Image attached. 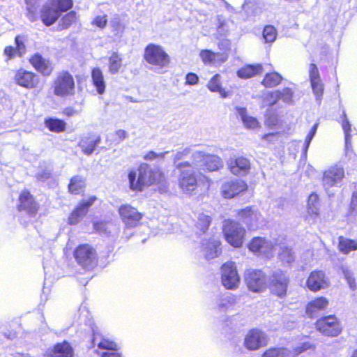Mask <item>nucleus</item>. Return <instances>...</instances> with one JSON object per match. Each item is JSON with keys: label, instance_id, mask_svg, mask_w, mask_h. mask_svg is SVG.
Segmentation results:
<instances>
[{"label": "nucleus", "instance_id": "nucleus-1", "mask_svg": "<svg viewBox=\"0 0 357 357\" xmlns=\"http://www.w3.org/2000/svg\"><path fill=\"white\" fill-rule=\"evenodd\" d=\"M138 171L137 178L135 171H130L128 176L132 190L142 191L145 187L161 180V172L158 169H152L147 165H141Z\"/></svg>", "mask_w": 357, "mask_h": 357}, {"label": "nucleus", "instance_id": "nucleus-2", "mask_svg": "<svg viewBox=\"0 0 357 357\" xmlns=\"http://www.w3.org/2000/svg\"><path fill=\"white\" fill-rule=\"evenodd\" d=\"M52 89L53 93L58 97L74 95L75 83L73 76L68 71L58 73L52 82Z\"/></svg>", "mask_w": 357, "mask_h": 357}, {"label": "nucleus", "instance_id": "nucleus-3", "mask_svg": "<svg viewBox=\"0 0 357 357\" xmlns=\"http://www.w3.org/2000/svg\"><path fill=\"white\" fill-rule=\"evenodd\" d=\"M223 233L227 242L231 246L234 248L242 246L245 229L238 222L229 220H225L223 225Z\"/></svg>", "mask_w": 357, "mask_h": 357}, {"label": "nucleus", "instance_id": "nucleus-4", "mask_svg": "<svg viewBox=\"0 0 357 357\" xmlns=\"http://www.w3.org/2000/svg\"><path fill=\"white\" fill-rule=\"evenodd\" d=\"M144 59L149 64L160 68L166 67L169 63V55L161 46L155 44H149L145 48Z\"/></svg>", "mask_w": 357, "mask_h": 357}, {"label": "nucleus", "instance_id": "nucleus-5", "mask_svg": "<svg viewBox=\"0 0 357 357\" xmlns=\"http://www.w3.org/2000/svg\"><path fill=\"white\" fill-rule=\"evenodd\" d=\"M177 168L180 169L181 174L178 178L179 187L183 193L191 195L195 190L197 185V179L194 175V172L190 168L189 162H181L177 165Z\"/></svg>", "mask_w": 357, "mask_h": 357}, {"label": "nucleus", "instance_id": "nucleus-6", "mask_svg": "<svg viewBox=\"0 0 357 357\" xmlns=\"http://www.w3.org/2000/svg\"><path fill=\"white\" fill-rule=\"evenodd\" d=\"M248 248L255 255L268 259L273 257L275 251V244L262 237L253 238L248 244Z\"/></svg>", "mask_w": 357, "mask_h": 357}, {"label": "nucleus", "instance_id": "nucleus-7", "mask_svg": "<svg viewBox=\"0 0 357 357\" xmlns=\"http://www.w3.org/2000/svg\"><path fill=\"white\" fill-rule=\"evenodd\" d=\"M245 281L248 288L254 292L263 291L267 287L266 274L260 270H248L245 273Z\"/></svg>", "mask_w": 357, "mask_h": 357}, {"label": "nucleus", "instance_id": "nucleus-8", "mask_svg": "<svg viewBox=\"0 0 357 357\" xmlns=\"http://www.w3.org/2000/svg\"><path fill=\"white\" fill-rule=\"evenodd\" d=\"M221 280L223 286L228 289L238 288L240 277L233 261H227L221 267Z\"/></svg>", "mask_w": 357, "mask_h": 357}, {"label": "nucleus", "instance_id": "nucleus-9", "mask_svg": "<svg viewBox=\"0 0 357 357\" xmlns=\"http://www.w3.org/2000/svg\"><path fill=\"white\" fill-rule=\"evenodd\" d=\"M289 282V277L283 271H275L270 278L269 289L271 292L280 298L284 297Z\"/></svg>", "mask_w": 357, "mask_h": 357}, {"label": "nucleus", "instance_id": "nucleus-10", "mask_svg": "<svg viewBox=\"0 0 357 357\" xmlns=\"http://www.w3.org/2000/svg\"><path fill=\"white\" fill-rule=\"evenodd\" d=\"M14 81L22 87L33 89L38 86L40 78L36 73L20 68L15 72Z\"/></svg>", "mask_w": 357, "mask_h": 357}, {"label": "nucleus", "instance_id": "nucleus-11", "mask_svg": "<svg viewBox=\"0 0 357 357\" xmlns=\"http://www.w3.org/2000/svg\"><path fill=\"white\" fill-rule=\"evenodd\" d=\"M316 327L319 332L328 336H337L341 331L339 321L332 315L319 319L316 323Z\"/></svg>", "mask_w": 357, "mask_h": 357}, {"label": "nucleus", "instance_id": "nucleus-12", "mask_svg": "<svg viewBox=\"0 0 357 357\" xmlns=\"http://www.w3.org/2000/svg\"><path fill=\"white\" fill-rule=\"evenodd\" d=\"M75 257L82 266L91 268L96 262L95 250L88 245L79 246L75 251Z\"/></svg>", "mask_w": 357, "mask_h": 357}, {"label": "nucleus", "instance_id": "nucleus-13", "mask_svg": "<svg viewBox=\"0 0 357 357\" xmlns=\"http://www.w3.org/2000/svg\"><path fill=\"white\" fill-rule=\"evenodd\" d=\"M268 341V336L264 332L258 329H253L245 335L244 345L248 350L254 351L265 347Z\"/></svg>", "mask_w": 357, "mask_h": 357}, {"label": "nucleus", "instance_id": "nucleus-14", "mask_svg": "<svg viewBox=\"0 0 357 357\" xmlns=\"http://www.w3.org/2000/svg\"><path fill=\"white\" fill-rule=\"evenodd\" d=\"M344 176V169L342 167L333 165L324 172L323 185L326 188H332L341 182Z\"/></svg>", "mask_w": 357, "mask_h": 357}, {"label": "nucleus", "instance_id": "nucleus-15", "mask_svg": "<svg viewBox=\"0 0 357 357\" xmlns=\"http://www.w3.org/2000/svg\"><path fill=\"white\" fill-rule=\"evenodd\" d=\"M247 190L248 185L244 181L236 179L222 185L221 195L225 199H231Z\"/></svg>", "mask_w": 357, "mask_h": 357}, {"label": "nucleus", "instance_id": "nucleus-16", "mask_svg": "<svg viewBox=\"0 0 357 357\" xmlns=\"http://www.w3.org/2000/svg\"><path fill=\"white\" fill-rule=\"evenodd\" d=\"M119 211L123 222L127 227L137 226L142 218V214L130 205L121 206Z\"/></svg>", "mask_w": 357, "mask_h": 357}, {"label": "nucleus", "instance_id": "nucleus-17", "mask_svg": "<svg viewBox=\"0 0 357 357\" xmlns=\"http://www.w3.org/2000/svg\"><path fill=\"white\" fill-rule=\"evenodd\" d=\"M306 286L312 291H318L329 286V280L324 272L321 271H312L306 282Z\"/></svg>", "mask_w": 357, "mask_h": 357}, {"label": "nucleus", "instance_id": "nucleus-18", "mask_svg": "<svg viewBox=\"0 0 357 357\" xmlns=\"http://www.w3.org/2000/svg\"><path fill=\"white\" fill-rule=\"evenodd\" d=\"M220 241L218 238L213 237L204 239L202 243V252L204 258L207 260L218 257L221 252Z\"/></svg>", "mask_w": 357, "mask_h": 357}, {"label": "nucleus", "instance_id": "nucleus-19", "mask_svg": "<svg viewBox=\"0 0 357 357\" xmlns=\"http://www.w3.org/2000/svg\"><path fill=\"white\" fill-rule=\"evenodd\" d=\"M241 220L250 229H256L261 219L260 213L252 207H246L238 212Z\"/></svg>", "mask_w": 357, "mask_h": 357}, {"label": "nucleus", "instance_id": "nucleus-20", "mask_svg": "<svg viewBox=\"0 0 357 357\" xmlns=\"http://www.w3.org/2000/svg\"><path fill=\"white\" fill-rule=\"evenodd\" d=\"M227 165L230 172L236 176L246 175L250 169V160L244 157L231 158Z\"/></svg>", "mask_w": 357, "mask_h": 357}, {"label": "nucleus", "instance_id": "nucleus-21", "mask_svg": "<svg viewBox=\"0 0 357 357\" xmlns=\"http://www.w3.org/2000/svg\"><path fill=\"white\" fill-rule=\"evenodd\" d=\"M58 3L50 1L43 6L41 10V20L46 26L53 24L61 15L60 12L56 8Z\"/></svg>", "mask_w": 357, "mask_h": 357}, {"label": "nucleus", "instance_id": "nucleus-22", "mask_svg": "<svg viewBox=\"0 0 357 357\" xmlns=\"http://www.w3.org/2000/svg\"><path fill=\"white\" fill-rule=\"evenodd\" d=\"M33 67L43 76H50L53 71L52 63L38 53L33 55L29 59Z\"/></svg>", "mask_w": 357, "mask_h": 357}, {"label": "nucleus", "instance_id": "nucleus-23", "mask_svg": "<svg viewBox=\"0 0 357 357\" xmlns=\"http://www.w3.org/2000/svg\"><path fill=\"white\" fill-rule=\"evenodd\" d=\"M328 305L329 301L326 298L317 297L307 303L305 307V313L310 318L315 317L321 311L325 310Z\"/></svg>", "mask_w": 357, "mask_h": 357}, {"label": "nucleus", "instance_id": "nucleus-24", "mask_svg": "<svg viewBox=\"0 0 357 357\" xmlns=\"http://www.w3.org/2000/svg\"><path fill=\"white\" fill-rule=\"evenodd\" d=\"M96 200L95 196L91 197L88 200L83 201L71 213L68 218V222L70 225H76L79 220L85 216L88 211V208Z\"/></svg>", "mask_w": 357, "mask_h": 357}, {"label": "nucleus", "instance_id": "nucleus-25", "mask_svg": "<svg viewBox=\"0 0 357 357\" xmlns=\"http://www.w3.org/2000/svg\"><path fill=\"white\" fill-rule=\"evenodd\" d=\"M319 217V197L317 194L312 193L308 197L307 213L305 216V219L309 223H314Z\"/></svg>", "mask_w": 357, "mask_h": 357}, {"label": "nucleus", "instance_id": "nucleus-26", "mask_svg": "<svg viewBox=\"0 0 357 357\" xmlns=\"http://www.w3.org/2000/svg\"><path fill=\"white\" fill-rule=\"evenodd\" d=\"M199 56L205 65H218L227 60V55L225 53L213 52L208 50H203Z\"/></svg>", "mask_w": 357, "mask_h": 357}, {"label": "nucleus", "instance_id": "nucleus-27", "mask_svg": "<svg viewBox=\"0 0 357 357\" xmlns=\"http://www.w3.org/2000/svg\"><path fill=\"white\" fill-rule=\"evenodd\" d=\"M19 201L20 204L18 208L20 211L24 210L30 214H35L37 212L38 206L29 192H22L20 195Z\"/></svg>", "mask_w": 357, "mask_h": 357}, {"label": "nucleus", "instance_id": "nucleus-28", "mask_svg": "<svg viewBox=\"0 0 357 357\" xmlns=\"http://www.w3.org/2000/svg\"><path fill=\"white\" fill-rule=\"evenodd\" d=\"M15 47L8 46L4 49L3 54L7 58V61L13 59L15 56H22L26 52V46L24 45V38L17 36L15 39Z\"/></svg>", "mask_w": 357, "mask_h": 357}, {"label": "nucleus", "instance_id": "nucleus-29", "mask_svg": "<svg viewBox=\"0 0 357 357\" xmlns=\"http://www.w3.org/2000/svg\"><path fill=\"white\" fill-rule=\"evenodd\" d=\"M231 21L222 15L216 16L214 22L216 38L226 36L230 30Z\"/></svg>", "mask_w": 357, "mask_h": 357}, {"label": "nucleus", "instance_id": "nucleus-30", "mask_svg": "<svg viewBox=\"0 0 357 357\" xmlns=\"http://www.w3.org/2000/svg\"><path fill=\"white\" fill-rule=\"evenodd\" d=\"M262 73L263 67L261 64L248 65L239 69L237 75L242 79H249Z\"/></svg>", "mask_w": 357, "mask_h": 357}, {"label": "nucleus", "instance_id": "nucleus-31", "mask_svg": "<svg viewBox=\"0 0 357 357\" xmlns=\"http://www.w3.org/2000/svg\"><path fill=\"white\" fill-rule=\"evenodd\" d=\"M237 116L241 119L244 126L248 129H255L259 127L257 119L247 114L246 109L237 107L236 108Z\"/></svg>", "mask_w": 357, "mask_h": 357}, {"label": "nucleus", "instance_id": "nucleus-32", "mask_svg": "<svg viewBox=\"0 0 357 357\" xmlns=\"http://www.w3.org/2000/svg\"><path fill=\"white\" fill-rule=\"evenodd\" d=\"M50 355V357H73V351L68 342H63L56 344Z\"/></svg>", "mask_w": 357, "mask_h": 357}, {"label": "nucleus", "instance_id": "nucleus-33", "mask_svg": "<svg viewBox=\"0 0 357 357\" xmlns=\"http://www.w3.org/2000/svg\"><path fill=\"white\" fill-rule=\"evenodd\" d=\"M91 78L93 86L99 94H103L105 91V82L102 70L99 68H95L91 72Z\"/></svg>", "mask_w": 357, "mask_h": 357}, {"label": "nucleus", "instance_id": "nucleus-34", "mask_svg": "<svg viewBox=\"0 0 357 357\" xmlns=\"http://www.w3.org/2000/svg\"><path fill=\"white\" fill-rule=\"evenodd\" d=\"M222 166V162L220 158L217 155L207 154L202 169L213 172L218 170Z\"/></svg>", "mask_w": 357, "mask_h": 357}, {"label": "nucleus", "instance_id": "nucleus-35", "mask_svg": "<svg viewBox=\"0 0 357 357\" xmlns=\"http://www.w3.org/2000/svg\"><path fill=\"white\" fill-rule=\"evenodd\" d=\"M122 66V58L117 52H112L108 58V71L114 75L119 73Z\"/></svg>", "mask_w": 357, "mask_h": 357}, {"label": "nucleus", "instance_id": "nucleus-36", "mask_svg": "<svg viewBox=\"0 0 357 357\" xmlns=\"http://www.w3.org/2000/svg\"><path fill=\"white\" fill-rule=\"evenodd\" d=\"M221 77L219 74L215 75L208 82L207 88L212 92H218L222 98L228 96L227 93L221 86Z\"/></svg>", "mask_w": 357, "mask_h": 357}, {"label": "nucleus", "instance_id": "nucleus-37", "mask_svg": "<svg viewBox=\"0 0 357 357\" xmlns=\"http://www.w3.org/2000/svg\"><path fill=\"white\" fill-rule=\"evenodd\" d=\"M84 186V178L79 176H75L71 178L68 185V190L71 193L78 195L83 191Z\"/></svg>", "mask_w": 357, "mask_h": 357}, {"label": "nucleus", "instance_id": "nucleus-38", "mask_svg": "<svg viewBox=\"0 0 357 357\" xmlns=\"http://www.w3.org/2000/svg\"><path fill=\"white\" fill-rule=\"evenodd\" d=\"M282 80V77L276 72L267 73L261 81V84L265 87L272 88L278 86Z\"/></svg>", "mask_w": 357, "mask_h": 357}, {"label": "nucleus", "instance_id": "nucleus-39", "mask_svg": "<svg viewBox=\"0 0 357 357\" xmlns=\"http://www.w3.org/2000/svg\"><path fill=\"white\" fill-rule=\"evenodd\" d=\"M93 343L94 344H97L98 347L100 349H110V350H116L117 349V344L115 342L110 341L107 339L103 338L99 334L94 333L93 338Z\"/></svg>", "mask_w": 357, "mask_h": 357}, {"label": "nucleus", "instance_id": "nucleus-40", "mask_svg": "<svg viewBox=\"0 0 357 357\" xmlns=\"http://www.w3.org/2000/svg\"><path fill=\"white\" fill-rule=\"evenodd\" d=\"M338 248L341 252L348 254L351 251L357 250V241L340 236L339 238Z\"/></svg>", "mask_w": 357, "mask_h": 357}, {"label": "nucleus", "instance_id": "nucleus-41", "mask_svg": "<svg viewBox=\"0 0 357 357\" xmlns=\"http://www.w3.org/2000/svg\"><path fill=\"white\" fill-rule=\"evenodd\" d=\"M207 154L202 151H195L192 154V164H190V168L197 169H202L204 167V162Z\"/></svg>", "mask_w": 357, "mask_h": 357}, {"label": "nucleus", "instance_id": "nucleus-42", "mask_svg": "<svg viewBox=\"0 0 357 357\" xmlns=\"http://www.w3.org/2000/svg\"><path fill=\"white\" fill-rule=\"evenodd\" d=\"M289 351L282 347H271L266 349L261 357H289Z\"/></svg>", "mask_w": 357, "mask_h": 357}, {"label": "nucleus", "instance_id": "nucleus-43", "mask_svg": "<svg viewBox=\"0 0 357 357\" xmlns=\"http://www.w3.org/2000/svg\"><path fill=\"white\" fill-rule=\"evenodd\" d=\"M100 142V138L98 137L95 140L82 139L80 142L79 146L82 148V151L84 154L91 155L96 147Z\"/></svg>", "mask_w": 357, "mask_h": 357}, {"label": "nucleus", "instance_id": "nucleus-44", "mask_svg": "<svg viewBox=\"0 0 357 357\" xmlns=\"http://www.w3.org/2000/svg\"><path fill=\"white\" fill-rule=\"evenodd\" d=\"M45 123L50 130L55 132H62L66 128V123L60 119H50L46 120Z\"/></svg>", "mask_w": 357, "mask_h": 357}, {"label": "nucleus", "instance_id": "nucleus-45", "mask_svg": "<svg viewBox=\"0 0 357 357\" xmlns=\"http://www.w3.org/2000/svg\"><path fill=\"white\" fill-rule=\"evenodd\" d=\"M279 258L282 261L290 264L295 259L294 252L287 247H282L279 252Z\"/></svg>", "mask_w": 357, "mask_h": 357}, {"label": "nucleus", "instance_id": "nucleus-46", "mask_svg": "<svg viewBox=\"0 0 357 357\" xmlns=\"http://www.w3.org/2000/svg\"><path fill=\"white\" fill-rule=\"evenodd\" d=\"M211 223V218L208 215L205 213H199L197 217L196 227L200 229L201 231L205 232L209 227Z\"/></svg>", "mask_w": 357, "mask_h": 357}, {"label": "nucleus", "instance_id": "nucleus-47", "mask_svg": "<svg viewBox=\"0 0 357 357\" xmlns=\"http://www.w3.org/2000/svg\"><path fill=\"white\" fill-rule=\"evenodd\" d=\"M26 3L27 17L30 21L34 22L37 18L38 0H25Z\"/></svg>", "mask_w": 357, "mask_h": 357}, {"label": "nucleus", "instance_id": "nucleus-48", "mask_svg": "<svg viewBox=\"0 0 357 357\" xmlns=\"http://www.w3.org/2000/svg\"><path fill=\"white\" fill-rule=\"evenodd\" d=\"M263 36L266 43H273L276 39L277 31L273 26H266L264 29Z\"/></svg>", "mask_w": 357, "mask_h": 357}, {"label": "nucleus", "instance_id": "nucleus-49", "mask_svg": "<svg viewBox=\"0 0 357 357\" xmlns=\"http://www.w3.org/2000/svg\"><path fill=\"white\" fill-rule=\"evenodd\" d=\"M280 100V90H276L264 96V102L268 105H274Z\"/></svg>", "mask_w": 357, "mask_h": 357}, {"label": "nucleus", "instance_id": "nucleus-50", "mask_svg": "<svg viewBox=\"0 0 357 357\" xmlns=\"http://www.w3.org/2000/svg\"><path fill=\"white\" fill-rule=\"evenodd\" d=\"M310 82L313 92L317 100L320 102L324 93V84L321 79L317 81L314 80Z\"/></svg>", "mask_w": 357, "mask_h": 357}, {"label": "nucleus", "instance_id": "nucleus-51", "mask_svg": "<svg viewBox=\"0 0 357 357\" xmlns=\"http://www.w3.org/2000/svg\"><path fill=\"white\" fill-rule=\"evenodd\" d=\"M110 26L114 32H116V35L122 33L124 31L125 26L121 23L120 17L116 15L110 21Z\"/></svg>", "mask_w": 357, "mask_h": 357}, {"label": "nucleus", "instance_id": "nucleus-52", "mask_svg": "<svg viewBox=\"0 0 357 357\" xmlns=\"http://www.w3.org/2000/svg\"><path fill=\"white\" fill-rule=\"evenodd\" d=\"M294 91L291 89L287 87L282 90H280V100L287 104L293 102Z\"/></svg>", "mask_w": 357, "mask_h": 357}, {"label": "nucleus", "instance_id": "nucleus-53", "mask_svg": "<svg viewBox=\"0 0 357 357\" xmlns=\"http://www.w3.org/2000/svg\"><path fill=\"white\" fill-rule=\"evenodd\" d=\"M76 13L74 11H71L67 13L65 16H63L61 19V24L62 29H67L70 26H71L76 20Z\"/></svg>", "mask_w": 357, "mask_h": 357}, {"label": "nucleus", "instance_id": "nucleus-54", "mask_svg": "<svg viewBox=\"0 0 357 357\" xmlns=\"http://www.w3.org/2000/svg\"><path fill=\"white\" fill-rule=\"evenodd\" d=\"M107 21V15H98L93 20L91 24L100 28V29H103L106 27Z\"/></svg>", "mask_w": 357, "mask_h": 357}, {"label": "nucleus", "instance_id": "nucleus-55", "mask_svg": "<svg viewBox=\"0 0 357 357\" xmlns=\"http://www.w3.org/2000/svg\"><path fill=\"white\" fill-rule=\"evenodd\" d=\"M52 1H56L58 3L56 8L61 14L62 12L67 11L71 8L73 6L72 0H51Z\"/></svg>", "mask_w": 357, "mask_h": 357}, {"label": "nucleus", "instance_id": "nucleus-56", "mask_svg": "<svg viewBox=\"0 0 357 357\" xmlns=\"http://www.w3.org/2000/svg\"><path fill=\"white\" fill-rule=\"evenodd\" d=\"M342 126L345 134L346 148L348 149L349 146L351 145V135L349 134L351 131V125L349 121L347 119H345L342 123Z\"/></svg>", "mask_w": 357, "mask_h": 357}, {"label": "nucleus", "instance_id": "nucleus-57", "mask_svg": "<svg viewBox=\"0 0 357 357\" xmlns=\"http://www.w3.org/2000/svg\"><path fill=\"white\" fill-rule=\"evenodd\" d=\"M82 112V104L79 105L77 107H68L64 109L63 113L67 116H74L79 115Z\"/></svg>", "mask_w": 357, "mask_h": 357}, {"label": "nucleus", "instance_id": "nucleus-58", "mask_svg": "<svg viewBox=\"0 0 357 357\" xmlns=\"http://www.w3.org/2000/svg\"><path fill=\"white\" fill-rule=\"evenodd\" d=\"M348 213L351 216H355L357 214V191L352 194Z\"/></svg>", "mask_w": 357, "mask_h": 357}, {"label": "nucleus", "instance_id": "nucleus-59", "mask_svg": "<svg viewBox=\"0 0 357 357\" xmlns=\"http://www.w3.org/2000/svg\"><path fill=\"white\" fill-rule=\"evenodd\" d=\"M310 82L320 80V75L317 66L312 63L310 66Z\"/></svg>", "mask_w": 357, "mask_h": 357}, {"label": "nucleus", "instance_id": "nucleus-60", "mask_svg": "<svg viewBox=\"0 0 357 357\" xmlns=\"http://www.w3.org/2000/svg\"><path fill=\"white\" fill-rule=\"evenodd\" d=\"M344 277L349 284L351 289H354L356 288L355 279L352 274L349 271H344Z\"/></svg>", "mask_w": 357, "mask_h": 357}, {"label": "nucleus", "instance_id": "nucleus-61", "mask_svg": "<svg viewBox=\"0 0 357 357\" xmlns=\"http://www.w3.org/2000/svg\"><path fill=\"white\" fill-rule=\"evenodd\" d=\"M199 80L198 76L195 73H188L186 76V84L194 85L197 84Z\"/></svg>", "mask_w": 357, "mask_h": 357}, {"label": "nucleus", "instance_id": "nucleus-62", "mask_svg": "<svg viewBox=\"0 0 357 357\" xmlns=\"http://www.w3.org/2000/svg\"><path fill=\"white\" fill-rule=\"evenodd\" d=\"M190 153L188 149H183V151H178L174 155V161L179 160Z\"/></svg>", "mask_w": 357, "mask_h": 357}, {"label": "nucleus", "instance_id": "nucleus-63", "mask_svg": "<svg viewBox=\"0 0 357 357\" xmlns=\"http://www.w3.org/2000/svg\"><path fill=\"white\" fill-rule=\"evenodd\" d=\"M115 135L121 141H123L128 137V132L121 129L116 130Z\"/></svg>", "mask_w": 357, "mask_h": 357}, {"label": "nucleus", "instance_id": "nucleus-64", "mask_svg": "<svg viewBox=\"0 0 357 357\" xmlns=\"http://www.w3.org/2000/svg\"><path fill=\"white\" fill-rule=\"evenodd\" d=\"M314 137L312 136V135L308 134L306 137L305 141V148L304 151L305 153L307 152V149L310 144V142Z\"/></svg>", "mask_w": 357, "mask_h": 357}]
</instances>
